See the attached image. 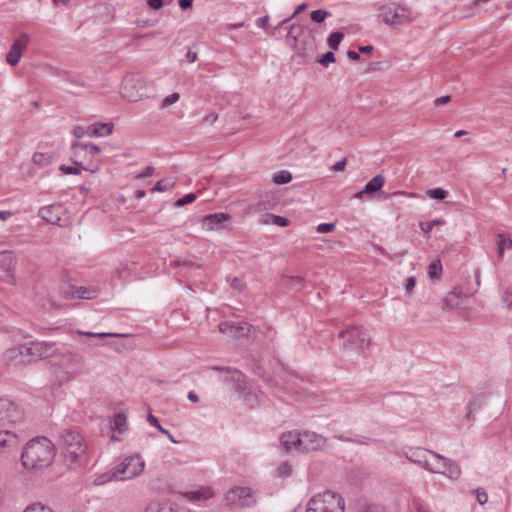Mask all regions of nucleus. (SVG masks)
Listing matches in <instances>:
<instances>
[{
	"label": "nucleus",
	"instance_id": "9",
	"mask_svg": "<svg viewBox=\"0 0 512 512\" xmlns=\"http://www.w3.org/2000/svg\"><path fill=\"white\" fill-rule=\"evenodd\" d=\"M23 410L7 398H0V428L23 419Z\"/></svg>",
	"mask_w": 512,
	"mask_h": 512
},
{
	"label": "nucleus",
	"instance_id": "64",
	"mask_svg": "<svg viewBox=\"0 0 512 512\" xmlns=\"http://www.w3.org/2000/svg\"><path fill=\"white\" fill-rule=\"evenodd\" d=\"M218 115L216 113H210L204 118V122L207 124H213L217 121Z\"/></svg>",
	"mask_w": 512,
	"mask_h": 512
},
{
	"label": "nucleus",
	"instance_id": "26",
	"mask_svg": "<svg viewBox=\"0 0 512 512\" xmlns=\"http://www.w3.org/2000/svg\"><path fill=\"white\" fill-rule=\"evenodd\" d=\"M385 183V177L383 175L374 176L364 187L361 193L374 194L381 190Z\"/></svg>",
	"mask_w": 512,
	"mask_h": 512
},
{
	"label": "nucleus",
	"instance_id": "38",
	"mask_svg": "<svg viewBox=\"0 0 512 512\" xmlns=\"http://www.w3.org/2000/svg\"><path fill=\"white\" fill-rule=\"evenodd\" d=\"M292 180V175L288 171H280L273 177V182L278 185L287 184Z\"/></svg>",
	"mask_w": 512,
	"mask_h": 512
},
{
	"label": "nucleus",
	"instance_id": "2",
	"mask_svg": "<svg viewBox=\"0 0 512 512\" xmlns=\"http://www.w3.org/2000/svg\"><path fill=\"white\" fill-rule=\"evenodd\" d=\"M56 447L46 437L30 440L23 448L21 462L26 470L37 472L49 467L55 458Z\"/></svg>",
	"mask_w": 512,
	"mask_h": 512
},
{
	"label": "nucleus",
	"instance_id": "8",
	"mask_svg": "<svg viewBox=\"0 0 512 512\" xmlns=\"http://www.w3.org/2000/svg\"><path fill=\"white\" fill-rule=\"evenodd\" d=\"M228 506L238 505L240 507H252L256 503L253 492L250 487L235 486L230 488L224 497Z\"/></svg>",
	"mask_w": 512,
	"mask_h": 512
},
{
	"label": "nucleus",
	"instance_id": "52",
	"mask_svg": "<svg viewBox=\"0 0 512 512\" xmlns=\"http://www.w3.org/2000/svg\"><path fill=\"white\" fill-rule=\"evenodd\" d=\"M335 229L334 223H322L317 226L318 233H328Z\"/></svg>",
	"mask_w": 512,
	"mask_h": 512
},
{
	"label": "nucleus",
	"instance_id": "7",
	"mask_svg": "<svg viewBox=\"0 0 512 512\" xmlns=\"http://www.w3.org/2000/svg\"><path fill=\"white\" fill-rule=\"evenodd\" d=\"M115 468L119 481H126L139 476L144 468L145 461L140 455L125 457Z\"/></svg>",
	"mask_w": 512,
	"mask_h": 512
},
{
	"label": "nucleus",
	"instance_id": "11",
	"mask_svg": "<svg viewBox=\"0 0 512 512\" xmlns=\"http://www.w3.org/2000/svg\"><path fill=\"white\" fill-rule=\"evenodd\" d=\"M71 149L73 163L80 169L90 171L92 173H95L100 169V165L98 162L89 161L86 163L85 155L88 150V145L75 142L72 144Z\"/></svg>",
	"mask_w": 512,
	"mask_h": 512
},
{
	"label": "nucleus",
	"instance_id": "5",
	"mask_svg": "<svg viewBox=\"0 0 512 512\" xmlns=\"http://www.w3.org/2000/svg\"><path fill=\"white\" fill-rule=\"evenodd\" d=\"M339 338L344 339L343 348L347 351L362 352L369 348L371 337L362 326H351L341 330Z\"/></svg>",
	"mask_w": 512,
	"mask_h": 512
},
{
	"label": "nucleus",
	"instance_id": "60",
	"mask_svg": "<svg viewBox=\"0 0 512 512\" xmlns=\"http://www.w3.org/2000/svg\"><path fill=\"white\" fill-rule=\"evenodd\" d=\"M450 100H451V96L450 95L441 96V97L435 99L434 105L437 106V107L438 106H442V105L447 104L448 102H450Z\"/></svg>",
	"mask_w": 512,
	"mask_h": 512
},
{
	"label": "nucleus",
	"instance_id": "45",
	"mask_svg": "<svg viewBox=\"0 0 512 512\" xmlns=\"http://www.w3.org/2000/svg\"><path fill=\"white\" fill-rule=\"evenodd\" d=\"M196 200V194L194 193H189V194H186L184 197L178 199L176 202H175V206L176 207H182L186 204H190L192 202H194Z\"/></svg>",
	"mask_w": 512,
	"mask_h": 512
},
{
	"label": "nucleus",
	"instance_id": "47",
	"mask_svg": "<svg viewBox=\"0 0 512 512\" xmlns=\"http://www.w3.org/2000/svg\"><path fill=\"white\" fill-rule=\"evenodd\" d=\"M180 98V95L179 93L177 92H174L172 94H170L169 96L165 97L164 100L162 101V104H161V107L162 108H167L169 107L170 105L174 104L175 102H177Z\"/></svg>",
	"mask_w": 512,
	"mask_h": 512
},
{
	"label": "nucleus",
	"instance_id": "43",
	"mask_svg": "<svg viewBox=\"0 0 512 512\" xmlns=\"http://www.w3.org/2000/svg\"><path fill=\"white\" fill-rule=\"evenodd\" d=\"M328 15H329V13L327 11L318 9V10L312 11L310 14V17H311L312 21H314L316 23H321L328 17Z\"/></svg>",
	"mask_w": 512,
	"mask_h": 512
},
{
	"label": "nucleus",
	"instance_id": "61",
	"mask_svg": "<svg viewBox=\"0 0 512 512\" xmlns=\"http://www.w3.org/2000/svg\"><path fill=\"white\" fill-rule=\"evenodd\" d=\"M85 133H87L84 129V127L82 126H76L74 129H73V135L77 138V139H80L82 138Z\"/></svg>",
	"mask_w": 512,
	"mask_h": 512
},
{
	"label": "nucleus",
	"instance_id": "29",
	"mask_svg": "<svg viewBox=\"0 0 512 512\" xmlns=\"http://www.w3.org/2000/svg\"><path fill=\"white\" fill-rule=\"evenodd\" d=\"M212 369L217 370V371H226V372L232 373L230 380L233 382H236L239 385V387L241 388V383L244 382V375L241 372H239L237 370L232 371L230 367L214 366Z\"/></svg>",
	"mask_w": 512,
	"mask_h": 512
},
{
	"label": "nucleus",
	"instance_id": "63",
	"mask_svg": "<svg viewBox=\"0 0 512 512\" xmlns=\"http://www.w3.org/2000/svg\"><path fill=\"white\" fill-rule=\"evenodd\" d=\"M477 492V501L483 505L487 502L488 500V496L485 492H480L479 490L476 491Z\"/></svg>",
	"mask_w": 512,
	"mask_h": 512
},
{
	"label": "nucleus",
	"instance_id": "1",
	"mask_svg": "<svg viewBox=\"0 0 512 512\" xmlns=\"http://www.w3.org/2000/svg\"><path fill=\"white\" fill-rule=\"evenodd\" d=\"M59 446L64 465L71 470L88 462V447L84 437L75 429L64 428L59 432Z\"/></svg>",
	"mask_w": 512,
	"mask_h": 512
},
{
	"label": "nucleus",
	"instance_id": "48",
	"mask_svg": "<svg viewBox=\"0 0 512 512\" xmlns=\"http://www.w3.org/2000/svg\"><path fill=\"white\" fill-rule=\"evenodd\" d=\"M24 512H54L51 508L41 505V504H32L28 506Z\"/></svg>",
	"mask_w": 512,
	"mask_h": 512
},
{
	"label": "nucleus",
	"instance_id": "62",
	"mask_svg": "<svg viewBox=\"0 0 512 512\" xmlns=\"http://www.w3.org/2000/svg\"><path fill=\"white\" fill-rule=\"evenodd\" d=\"M416 285V279L415 277H409L407 279V283H406V286H405V289L407 292H411L412 289L415 287Z\"/></svg>",
	"mask_w": 512,
	"mask_h": 512
},
{
	"label": "nucleus",
	"instance_id": "27",
	"mask_svg": "<svg viewBox=\"0 0 512 512\" xmlns=\"http://www.w3.org/2000/svg\"><path fill=\"white\" fill-rule=\"evenodd\" d=\"M144 512H176V509L169 502H151Z\"/></svg>",
	"mask_w": 512,
	"mask_h": 512
},
{
	"label": "nucleus",
	"instance_id": "41",
	"mask_svg": "<svg viewBox=\"0 0 512 512\" xmlns=\"http://www.w3.org/2000/svg\"><path fill=\"white\" fill-rule=\"evenodd\" d=\"M264 217L267 219H270L273 224L281 226V227H286L289 224V220L282 216L266 214V215H264Z\"/></svg>",
	"mask_w": 512,
	"mask_h": 512
},
{
	"label": "nucleus",
	"instance_id": "35",
	"mask_svg": "<svg viewBox=\"0 0 512 512\" xmlns=\"http://www.w3.org/2000/svg\"><path fill=\"white\" fill-rule=\"evenodd\" d=\"M428 450L424 449H417L415 451H412L411 454L408 456V459L411 462L420 464L423 466V459H427L428 456Z\"/></svg>",
	"mask_w": 512,
	"mask_h": 512
},
{
	"label": "nucleus",
	"instance_id": "49",
	"mask_svg": "<svg viewBox=\"0 0 512 512\" xmlns=\"http://www.w3.org/2000/svg\"><path fill=\"white\" fill-rule=\"evenodd\" d=\"M335 62V56L332 51H328L324 53L321 58L318 60V63H320L323 66H328L330 63Z\"/></svg>",
	"mask_w": 512,
	"mask_h": 512
},
{
	"label": "nucleus",
	"instance_id": "54",
	"mask_svg": "<svg viewBox=\"0 0 512 512\" xmlns=\"http://www.w3.org/2000/svg\"><path fill=\"white\" fill-rule=\"evenodd\" d=\"M503 302L512 311V287L508 288L503 295Z\"/></svg>",
	"mask_w": 512,
	"mask_h": 512
},
{
	"label": "nucleus",
	"instance_id": "30",
	"mask_svg": "<svg viewBox=\"0 0 512 512\" xmlns=\"http://www.w3.org/2000/svg\"><path fill=\"white\" fill-rule=\"evenodd\" d=\"M147 421L152 426L156 427L161 433L166 435L170 441H172L173 443H177V441L175 440L173 435L168 430H166L165 428L162 427V425L159 423L158 419L153 414H151V413L148 414Z\"/></svg>",
	"mask_w": 512,
	"mask_h": 512
},
{
	"label": "nucleus",
	"instance_id": "19",
	"mask_svg": "<svg viewBox=\"0 0 512 512\" xmlns=\"http://www.w3.org/2000/svg\"><path fill=\"white\" fill-rule=\"evenodd\" d=\"M466 298L467 295L463 293L462 289L456 287L443 299V308L446 310L458 309L464 304Z\"/></svg>",
	"mask_w": 512,
	"mask_h": 512
},
{
	"label": "nucleus",
	"instance_id": "44",
	"mask_svg": "<svg viewBox=\"0 0 512 512\" xmlns=\"http://www.w3.org/2000/svg\"><path fill=\"white\" fill-rule=\"evenodd\" d=\"M281 281L283 284L288 285L290 284L292 287H295L297 285H300L302 282V278L299 276H288V275H282Z\"/></svg>",
	"mask_w": 512,
	"mask_h": 512
},
{
	"label": "nucleus",
	"instance_id": "39",
	"mask_svg": "<svg viewBox=\"0 0 512 512\" xmlns=\"http://www.w3.org/2000/svg\"><path fill=\"white\" fill-rule=\"evenodd\" d=\"M461 474V470L457 464L449 462L447 459V467H446V473L444 475H447L451 479H457Z\"/></svg>",
	"mask_w": 512,
	"mask_h": 512
},
{
	"label": "nucleus",
	"instance_id": "13",
	"mask_svg": "<svg viewBox=\"0 0 512 512\" xmlns=\"http://www.w3.org/2000/svg\"><path fill=\"white\" fill-rule=\"evenodd\" d=\"M30 41L29 35L25 32H22L20 36L14 40L9 52L6 55V61L11 66H16L28 46Z\"/></svg>",
	"mask_w": 512,
	"mask_h": 512
},
{
	"label": "nucleus",
	"instance_id": "10",
	"mask_svg": "<svg viewBox=\"0 0 512 512\" xmlns=\"http://www.w3.org/2000/svg\"><path fill=\"white\" fill-rule=\"evenodd\" d=\"M60 366L70 377L74 378L83 372L85 359L79 353L67 352L62 355L60 359Z\"/></svg>",
	"mask_w": 512,
	"mask_h": 512
},
{
	"label": "nucleus",
	"instance_id": "16",
	"mask_svg": "<svg viewBox=\"0 0 512 512\" xmlns=\"http://www.w3.org/2000/svg\"><path fill=\"white\" fill-rule=\"evenodd\" d=\"M53 344L48 342H31L26 346V355L29 357L28 362L33 359L47 358L52 353Z\"/></svg>",
	"mask_w": 512,
	"mask_h": 512
},
{
	"label": "nucleus",
	"instance_id": "51",
	"mask_svg": "<svg viewBox=\"0 0 512 512\" xmlns=\"http://www.w3.org/2000/svg\"><path fill=\"white\" fill-rule=\"evenodd\" d=\"M307 5L305 3L303 4H300L299 6H297V8L295 9L293 15L290 17V18H287L283 21L280 22L279 24V27H283L286 23H288L294 16L300 14L301 12H303L305 9H306Z\"/></svg>",
	"mask_w": 512,
	"mask_h": 512
},
{
	"label": "nucleus",
	"instance_id": "31",
	"mask_svg": "<svg viewBox=\"0 0 512 512\" xmlns=\"http://www.w3.org/2000/svg\"><path fill=\"white\" fill-rule=\"evenodd\" d=\"M175 183H176L175 180L172 178L161 179L156 182L152 191H157V192L167 191V190L173 188L175 186Z\"/></svg>",
	"mask_w": 512,
	"mask_h": 512
},
{
	"label": "nucleus",
	"instance_id": "3",
	"mask_svg": "<svg viewBox=\"0 0 512 512\" xmlns=\"http://www.w3.org/2000/svg\"><path fill=\"white\" fill-rule=\"evenodd\" d=\"M280 440L287 453L293 449L302 453L317 451L326 443V439L323 436L313 431H304L302 433L289 431L283 433Z\"/></svg>",
	"mask_w": 512,
	"mask_h": 512
},
{
	"label": "nucleus",
	"instance_id": "59",
	"mask_svg": "<svg viewBox=\"0 0 512 512\" xmlns=\"http://www.w3.org/2000/svg\"><path fill=\"white\" fill-rule=\"evenodd\" d=\"M346 163H347V159L346 158H343L342 160L338 161L337 163H335L331 169L333 171H336V172H339V171H343L345 169V166H346Z\"/></svg>",
	"mask_w": 512,
	"mask_h": 512
},
{
	"label": "nucleus",
	"instance_id": "58",
	"mask_svg": "<svg viewBox=\"0 0 512 512\" xmlns=\"http://www.w3.org/2000/svg\"><path fill=\"white\" fill-rule=\"evenodd\" d=\"M278 472L282 476H288L291 473V466L288 463H283L279 466Z\"/></svg>",
	"mask_w": 512,
	"mask_h": 512
},
{
	"label": "nucleus",
	"instance_id": "18",
	"mask_svg": "<svg viewBox=\"0 0 512 512\" xmlns=\"http://www.w3.org/2000/svg\"><path fill=\"white\" fill-rule=\"evenodd\" d=\"M19 445L17 435L7 429L0 428V455L9 454Z\"/></svg>",
	"mask_w": 512,
	"mask_h": 512
},
{
	"label": "nucleus",
	"instance_id": "50",
	"mask_svg": "<svg viewBox=\"0 0 512 512\" xmlns=\"http://www.w3.org/2000/svg\"><path fill=\"white\" fill-rule=\"evenodd\" d=\"M302 31V28L298 25H295V24H292L289 28V31L287 33V37H290L292 38L294 41L297 40V38L299 37L300 33Z\"/></svg>",
	"mask_w": 512,
	"mask_h": 512
},
{
	"label": "nucleus",
	"instance_id": "53",
	"mask_svg": "<svg viewBox=\"0 0 512 512\" xmlns=\"http://www.w3.org/2000/svg\"><path fill=\"white\" fill-rule=\"evenodd\" d=\"M241 397L248 403L257 401V395L251 391H247L245 388L242 389Z\"/></svg>",
	"mask_w": 512,
	"mask_h": 512
},
{
	"label": "nucleus",
	"instance_id": "23",
	"mask_svg": "<svg viewBox=\"0 0 512 512\" xmlns=\"http://www.w3.org/2000/svg\"><path fill=\"white\" fill-rule=\"evenodd\" d=\"M279 203V199L274 192H265L260 195L257 203L255 204L256 211H268L274 209Z\"/></svg>",
	"mask_w": 512,
	"mask_h": 512
},
{
	"label": "nucleus",
	"instance_id": "56",
	"mask_svg": "<svg viewBox=\"0 0 512 512\" xmlns=\"http://www.w3.org/2000/svg\"><path fill=\"white\" fill-rule=\"evenodd\" d=\"M60 171H62L64 174H79L80 173V170L78 168L72 167V166H66V165H61Z\"/></svg>",
	"mask_w": 512,
	"mask_h": 512
},
{
	"label": "nucleus",
	"instance_id": "42",
	"mask_svg": "<svg viewBox=\"0 0 512 512\" xmlns=\"http://www.w3.org/2000/svg\"><path fill=\"white\" fill-rule=\"evenodd\" d=\"M444 223H445V222H444V220H441V219H435V220H432V221H430V222H426V223H425V222H421V223L419 224V226H420L421 230H422L424 233H426V234H427V233H429V232L432 230V228H433L434 226L443 225Z\"/></svg>",
	"mask_w": 512,
	"mask_h": 512
},
{
	"label": "nucleus",
	"instance_id": "28",
	"mask_svg": "<svg viewBox=\"0 0 512 512\" xmlns=\"http://www.w3.org/2000/svg\"><path fill=\"white\" fill-rule=\"evenodd\" d=\"M111 481H119L115 468H112L109 471L98 475L94 480V484L100 486Z\"/></svg>",
	"mask_w": 512,
	"mask_h": 512
},
{
	"label": "nucleus",
	"instance_id": "14",
	"mask_svg": "<svg viewBox=\"0 0 512 512\" xmlns=\"http://www.w3.org/2000/svg\"><path fill=\"white\" fill-rule=\"evenodd\" d=\"M253 326L246 322H222L219 324V331L232 338H241L250 333Z\"/></svg>",
	"mask_w": 512,
	"mask_h": 512
},
{
	"label": "nucleus",
	"instance_id": "36",
	"mask_svg": "<svg viewBox=\"0 0 512 512\" xmlns=\"http://www.w3.org/2000/svg\"><path fill=\"white\" fill-rule=\"evenodd\" d=\"M343 38L344 34L342 32L331 33L327 39L328 46L333 50H337Z\"/></svg>",
	"mask_w": 512,
	"mask_h": 512
},
{
	"label": "nucleus",
	"instance_id": "21",
	"mask_svg": "<svg viewBox=\"0 0 512 512\" xmlns=\"http://www.w3.org/2000/svg\"><path fill=\"white\" fill-rule=\"evenodd\" d=\"M25 348L26 346L8 349L4 354L5 362L7 364L25 365L28 362V360H25L28 357Z\"/></svg>",
	"mask_w": 512,
	"mask_h": 512
},
{
	"label": "nucleus",
	"instance_id": "24",
	"mask_svg": "<svg viewBox=\"0 0 512 512\" xmlns=\"http://www.w3.org/2000/svg\"><path fill=\"white\" fill-rule=\"evenodd\" d=\"M181 495L188 501H201L212 498L214 492L210 487H201L199 490L184 492Z\"/></svg>",
	"mask_w": 512,
	"mask_h": 512
},
{
	"label": "nucleus",
	"instance_id": "33",
	"mask_svg": "<svg viewBox=\"0 0 512 512\" xmlns=\"http://www.w3.org/2000/svg\"><path fill=\"white\" fill-rule=\"evenodd\" d=\"M126 426H127V418H126L125 414H123V413L116 414L113 419V427L115 428V430H117L119 433H123L126 431Z\"/></svg>",
	"mask_w": 512,
	"mask_h": 512
},
{
	"label": "nucleus",
	"instance_id": "15",
	"mask_svg": "<svg viewBox=\"0 0 512 512\" xmlns=\"http://www.w3.org/2000/svg\"><path fill=\"white\" fill-rule=\"evenodd\" d=\"M231 216L227 213L209 214L202 219V226L207 231L228 229Z\"/></svg>",
	"mask_w": 512,
	"mask_h": 512
},
{
	"label": "nucleus",
	"instance_id": "55",
	"mask_svg": "<svg viewBox=\"0 0 512 512\" xmlns=\"http://www.w3.org/2000/svg\"><path fill=\"white\" fill-rule=\"evenodd\" d=\"M153 172H154V167L149 165L147 166L143 172L139 173L137 176H136V179H142V178H145V177H150L153 175Z\"/></svg>",
	"mask_w": 512,
	"mask_h": 512
},
{
	"label": "nucleus",
	"instance_id": "17",
	"mask_svg": "<svg viewBox=\"0 0 512 512\" xmlns=\"http://www.w3.org/2000/svg\"><path fill=\"white\" fill-rule=\"evenodd\" d=\"M427 459H423V468L433 473H446L447 459L435 452L428 451Z\"/></svg>",
	"mask_w": 512,
	"mask_h": 512
},
{
	"label": "nucleus",
	"instance_id": "34",
	"mask_svg": "<svg viewBox=\"0 0 512 512\" xmlns=\"http://www.w3.org/2000/svg\"><path fill=\"white\" fill-rule=\"evenodd\" d=\"M52 160V155L49 153L37 152L33 155L32 161L39 166H47Z\"/></svg>",
	"mask_w": 512,
	"mask_h": 512
},
{
	"label": "nucleus",
	"instance_id": "40",
	"mask_svg": "<svg viewBox=\"0 0 512 512\" xmlns=\"http://www.w3.org/2000/svg\"><path fill=\"white\" fill-rule=\"evenodd\" d=\"M426 194L432 199L444 200L447 197L448 192L442 188H434L427 190Z\"/></svg>",
	"mask_w": 512,
	"mask_h": 512
},
{
	"label": "nucleus",
	"instance_id": "4",
	"mask_svg": "<svg viewBox=\"0 0 512 512\" xmlns=\"http://www.w3.org/2000/svg\"><path fill=\"white\" fill-rule=\"evenodd\" d=\"M344 509L345 501L340 494L325 491L308 501L305 512H344Z\"/></svg>",
	"mask_w": 512,
	"mask_h": 512
},
{
	"label": "nucleus",
	"instance_id": "12",
	"mask_svg": "<svg viewBox=\"0 0 512 512\" xmlns=\"http://www.w3.org/2000/svg\"><path fill=\"white\" fill-rule=\"evenodd\" d=\"M380 17L383 21L392 27H398L409 21L408 16L405 14V9L401 7H382L380 10Z\"/></svg>",
	"mask_w": 512,
	"mask_h": 512
},
{
	"label": "nucleus",
	"instance_id": "46",
	"mask_svg": "<svg viewBox=\"0 0 512 512\" xmlns=\"http://www.w3.org/2000/svg\"><path fill=\"white\" fill-rule=\"evenodd\" d=\"M77 333L79 335H85V336H88V337H99V338L121 336L120 334H116V333H106V332L93 333V332H85V331H81V330H78Z\"/></svg>",
	"mask_w": 512,
	"mask_h": 512
},
{
	"label": "nucleus",
	"instance_id": "32",
	"mask_svg": "<svg viewBox=\"0 0 512 512\" xmlns=\"http://www.w3.org/2000/svg\"><path fill=\"white\" fill-rule=\"evenodd\" d=\"M498 247L497 252L499 257H503L504 250L512 248V240L503 234H498Z\"/></svg>",
	"mask_w": 512,
	"mask_h": 512
},
{
	"label": "nucleus",
	"instance_id": "25",
	"mask_svg": "<svg viewBox=\"0 0 512 512\" xmlns=\"http://www.w3.org/2000/svg\"><path fill=\"white\" fill-rule=\"evenodd\" d=\"M112 129V124L96 122L88 127L87 134L94 137L107 136L112 133Z\"/></svg>",
	"mask_w": 512,
	"mask_h": 512
},
{
	"label": "nucleus",
	"instance_id": "20",
	"mask_svg": "<svg viewBox=\"0 0 512 512\" xmlns=\"http://www.w3.org/2000/svg\"><path fill=\"white\" fill-rule=\"evenodd\" d=\"M62 207L60 205H48L39 210V216L50 224H58L61 220Z\"/></svg>",
	"mask_w": 512,
	"mask_h": 512
},
{
	"label": "nucleus",
	"instance_id": "6",
	"mask_svg": "<svg viewBox=\"0 0 512 512\" xmlns=\"http://www.w3.org/2000/svg\"><path fill=\"white\" fill-rule=\"evenodd\" d=\"M146 93V81L142 76L130 74L123 79L121 94L128 101L136 102L142 99Z\"/></svg>",
	"mask_w": 512,
	"mask_h": 512
},
{
	"label": "nucleus",
	"instance_id": "37",
	"mask_svg": "<svg viewBox=\"0 0 512 512\" xmlns=\"http://www.w3.org/2000/svg\"><path fill=\"white\" fill-rule=\"evenodd\" d=\"M442 272V265L440 260L432 261L428 266V275L431 279H436Z\"/></svg>",
	"mask_w": 512,
	"mask_h": 512
},
{
	"label": "nucleus",
	"instance_id": "22",
	"mask_svg": "<svg viewBox=\"0 0 512 512\" xmlns=\"http://www.w3.org/2000/svg\"><path fill=\"white\" fill-rule=\"evenodd\" d=\"M62 294L66 299H92L94 298V292L90 291L86 287L66 286L62 290Z\"/></svg>",
	"mask_w": 512,
	"mask_h": 512
},
{
	"label": "nucleus",
	"instance_id": "57",
	"mask_svg": "<svg viewBox=\"0 0 512 512\" xmlns=\"http://www.w3.org/2000/svg\"><path fill=\"white\" fill-rule=\"evenodd\" d=\"M148 6L151 9L159 10L163 7V0H146Z\"/></svg>",
	"mask_w": 512,
	"mask_h": 512
}]
</instances>
